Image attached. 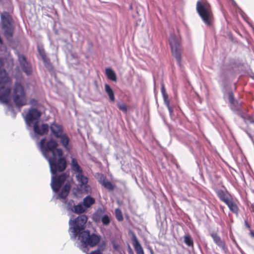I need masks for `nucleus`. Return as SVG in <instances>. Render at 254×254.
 <instances>
[{"mask_svg":"<svg viewBox=\"0 0 254 254\" xmlns=\"http://www.w3.org/2000/svg\"><path fill=\"white\" fill-rule=\"evenodd\" d=\"M70 190V185L67 184H65L60 192L59 197L63 199H65L69 194Z\"/></svg>","mask_w":254,"mask_h":254,"instance_id":"20","label":"nucleus"},{"mask_svg":"<svg viewBox=\"0 0 254 254\" xmlns=\"http://www.w3.org/2000/svg\"><path fill=\"white\" fill-rule=\"evenodd\" d=\"M184 242L188 247L193 248V241L190 236L189 235H186L184 237Z\"/></svg>","mask_w":254,"mask_h":254,"instance_id":"25","label":"nucleus"},{"mask_svg":"<svg viewBox=\"0 0 254 254\" xmlns=\"http://www.w3.org/2000/svg\"><path fill=\"white\" fill-rule=\"evenodd\" d=\"M95 203V199L90 195L86 196L83 200V205L86 207L88 208L91 205Z\"/></svg>","mask_w":254,"mask_h":254,"instance_id":"22","label":"nucleus"},{"mask_svg":"<svg viewBox=\"0 0 254 254\" xmlns=\"http://www.w3.org/2000/svg\"><path fill=\"white\" fill-rule=\"evenodd\" d=\"M33 130L36 134L40 135L47 134L49 130V126L47 124H42L40 126L39 122H36L33 125Z\"/></svg>","mask_w":254,"mask_h":254,"instance_id":"15","label":"nucleus"},{"mask_svg":"<svg viewBox=\"0 0 254 254\" xmlns=\"http://www.w3.org/2000/svg\"><path fill=\"white\" fill-rule=\"evenodd\" d=\"M30 104L32 106H37L38 104V101L35 99H31L30 100Z\"/></svg>","mask_w":254,"mask_h":254,"instance_id":"31","label":"nucleus"},{"mask_svg":"<svg viewBox=\"0 0 254 254\" xmlns=\"http://www.w3.org/2000/svg\"><path fill=\"white\" fill-rule=\"evenodd\" d=\"M66 178L67 176L65 174H62L58 176L53 177L51 187L55 192H57L59 191Z\"/></svg>","mask_w":254,"mask_h":254,"instance_id":"13","label":"nucleus"},{"mask_svg":"<svg viewBox=\"0 0 254 254\" xmlns=\"http://www.w3.org/2000/svg\"><path fill=\"white\" fill-rule=\"evenodd\" d=\"M233 4H234V5H236V3L235 2H234Z\"/></svg>","mask_w":254,"mask_h":254,"instance_id":"41","label":"nucleus"},{"mask_svg":"<svg viewBox=\"0 0 254 254\" xmlns=\"http://www.w3.org/2000/svg\"><path fill=\"white\" fill-rule=\"evenodd\" d=\"M216 193L219 198L225 204L233 198L230 194L227 191L222 190H218Z\"/></svg>","mask_w":254,"mask_h":254,"instance_id":"17","label":"nucleus"},{"mask_svg":"<svg viewBox=\"0 0 254 254\" xmlns=\"http://www.w3.org/2000/svg\"><path fill=\"white\" fill-rule=\"evenodd\" d=\"M51 134L56 138L59 139V142L65 150L70 152L72 149V145L69 136L64 131L63 126L55 122L51 124L49 126Z\"/></svg>","mask_w":254,"mask_h":254,"instance_id":"4","label":"nucleus"},{"mask_svg":"<svg viewBox=\"0 0 254 254\" xmlns=\"http://www.w3.org/2000/svg\"><path fill=\"white\" fill-rule=\"evenodd\" d=\"M106 74L108 78L114 81H117V77L115 72L111 68H108L106 69Z\"/></svg>","mask_w":254,"mask_h":254,"instance_id":"23","label":"nucleus"},{"mask_svg":"<svg viewBox=\"0 0 254 254\" xmlns=\"http://www.w3.org/2000/svg\"><path fill=\"white\" fill-rule=\"evenodd\" d=\"M196 9L203 22L207 26L210 27L213 22L214 15L210 4L206 2L198 1Z\"/></svg>","mask_w":254,"mask_h":254,"instance_id":"5","label":"nucleus"},{"mask_svg":"<svg viewBox=\"0 0 254 254\" xmlns=\"http://www.w3.org/2000/svg\"><path fill=\"white\" fill-rule=\"evenodd\" d=\"M229 100L232 106L236 109L238 108V103L235 100L234 94L232 91L229 92Z\"/></svg>","mask_w":254,"mask_h":254,"instance_id":"24","label":"nucleus"},{"mask_svg":"<svg viewBox=\"0 0 254 254\" xmlns=\"http://www.w3.org/2000/svg\"><path fill=\"white\" fill-rule=\"evenodd\" d=\"M74 212L76 213H82L85 211V208L81 204H79L74 206Z\"/></svg>","mask_w":254,"mask_h":254,"instance_id":"27","label":"nucleus"},{"mask_svg":"<svg viewBox=\"0 0 254 254\" xmlns=\"http://www.w3.org/2000/svg\"><path fill=\"white\" fill-rule=\"evenodd\" d=\"M118 107L119 109L124 112V113H126L127 110V106L126 104L124 103H118Z\"/></svg>","mask_w":254,"mask_h":254,"instance_id":"30","label":"nucleus"},{"mask_svg":"<svg viewBox=\"0 0 254 254\" xmlns=\"http://www.w3.org/2000/svg\"><path fill=\"white\" fill-rule=\"evenodd\" d=\"M3 66L4 63L0 58V101L7 104L10 101L11 79Z\"/></svg>","mask_w":254,"mask_h":254,"instance_id":"2","label":"nucleus"},{"mask_svg":"<svg viewBox=\"0 0 254 254\" xmlns=\"http://www.w3.org/2000/svg\"><path fill=\"white\" fill-rule=\"evenodd\" d=\"M102 185L107 189L112 190L114 189V186L113 184L106 179H104L102 182Z\"/></svg>","mask_w":254,"mask_h":254,"instance_id":"26","label":"nucleus"},{"mask_svg":"<svg viewBox=\"0 0 254 254\" xmlns=\"http://www.w3.org/2000/svg\"><path fill=\"white\" fill-rule=\"evenodd\" d=\"M105 90L107 94L108 95L110 100L112 102H114L115 100L114 93L113 89L109 84H106L105 85Z\"/></svg>","mask_w":254,"mask_h":254,"instance_id":"21","label":"nucleus"},{"mask_svg":"<svg viewBox=\"0 0 254 254\" xmlns=\"http://www.w3.org/2000/svg\"><path fill=\"white\" fill-rule=\"evenodd\" d=\"M52 174L62 172L66 167V160H48Z\"/></svg>","mask_w":254,"mask_h":254,"instance_id":"11","label":"nucleus"},{"mask_svg":"<svg viewBox=\"0 0 254 254\" xmlns=\"http://www.w3.org/2000/svg\"><path fill=\"white\" fill-rule=\"evenodd\" d=\"M250 236L252 238H254V231L252 230H250Z\"/></svg>","mask_w":254,"mask_h":254,"instance_id":"38","label":"nucleus"},{"mask_svg":"<svg viewBox=\"0 0 254 254\" xmlns=\"http://www.w3.org/2000/svg\"><path fill=\"white\" fill-rule=\"evenodd\" d=\"M132 244L136 254H144L143 250L139 243L136 236L133 234L132 237Z\"/></svg>","mask_w":254,"mask_h":254,"instance_id":"18","label":"nucleus"},{"mask_svg":"<svg viewBox=\"0 0 254 254\" xmlns=\"http://www.w3.org/2000/svg\"><path fill=\"white\" fill-rule=\"evenodd\" d=\"M72 169L76 173V179L78 182L77 188L82 193L90 192L91 188L88 185V178L83 175L82 170L77 162V160H72Z\"/></svg>","mask_w":254,"mask_h":254,"instance_id":"6","label":"nucleus"},{"mask_svg":"<svg viewBox=\"0 0 254 254\" xmlns=\"http://www.w3.org/2000/svg\"><path fill=\"white\" fill-rule=\"evenodd\" d=\"M2 29L6 38L11 40L13 33V28L12 26V18L7 12H4L1 15Z\"/></svg>","mask_w":254,"mask_h":254,"instance_id":"9","label":"nucleus"},{"mask_svg":"<svg viewBox=\"0 0 254 254\" xmlns=\"http://www.w3.org/2000/svg\"><path fill=\"white\" fill-rule=\"evenodd\" d=\"M163 97L164 102H165V104L167 106L169 111L170 112H172V110L171 107H170V101L168 99V94H164V95H163Z\"/></svg>","mask_w":254,"mask_h":254,"instance_id":"29","label":"nucleus"},{"mask_svg":"<svg viewBox=\"0 0 254 254\" xmlns=\"http://www.w3.org/2000/svg\"><path fill=\"white\" fill-rule=\"evenodd\" d=\"M169 44L173 56L176 59L179 66L181 67L182 50L180 41L177 39L175 35H172L169 39Z\"/></svg>","mask_w":254,"mask_h":254,"instance_id":"8","label":"nucleus"},{"mask_svg":"<svg viewBox=\"0 0 254 254\" xmlns=\"http://www.w3.org/2000/svg\"><path fill=\"white\" fill-rule=\"evenodd\" d=\"M245 225L250 231L251 230V225L248 222L247 220H245Z\"/></svg>","mask_w":254,"mask_h":254,"instance_id":"36","label":"nucleus"},{"mask_svg":"<svg viewBox=\"0 0 254 254\" xmlns=\"http://www.w3.org/2000/svg\"><path fill=\"white\" fill-rule=\"evenodd\" d=\"M41 114L37 109L32 108L29 109L25 117V121L28 125H30L34 122H38Z\"/></svg>","mask_w":254,"mask_h":254,"instance_id":"12","label":"nucleus"},{"mask_svg":"<svg viewBox=\"0 0 254 254\" xmlns=\"http://www.w3.org/2000/svg\"><path fill=\"white\" fill-rule=\"evenodd\" d=\"M83 252L86 253V252L85 250H83Z\"/></svg>","mask_w":254,"mask_h":254,"instance_id":"42","label":"nucleus"},{"mask_svg":"<svg viewBox=\"0 0 254 254\" xmlns=\"http://www.w3.org/2000/svg\"><path fill=\"white\" fill-rule=\"evenodd\" d=\"M58 144L54 139H50L46 141V138L41 139L39 142V147L44 156L47 158L51 154L52 157L48 159H65L63 157V150L58 148Z\"/></svg>","mask_w":254,"mask_h":254,"instance_id":"3","label":"nucleus"},{"mask_svg":"<svg viewBox=\"0 0 254 254\" xmlns=\"http://www.w3.org/2000/svg\"><path fill=\"white\" fill-rule=\"evenodd\" d=\"M105 210L102 208H99L93 214V220L95 222L101 221L104 226L108 225L111 222V218L107 214H104Z\"/></svg>","mask_w":254,"mask_h":254,"instance_id":"10","label":"nucleus"},{"mask_svg":"<svg viewBox=\"0 0 254 254\" xmlns=\"http://www.w3.org/2000/svg\"><path fill=\"white\" fill-rule=\"evenodd\" d=\"M103 254L101 251L99 250H96L94 251H91L89 254Z\"/></svg>","mask_w":254,"mask_h":254,"instance_id":"33","label":"nucleus"},{"mask_svg":"<svg viewBox=\"0 0 254 254\" xmlns=\"http://www.w3.org/2000/svg\"><path fill=\"white\" fill-rule=\"evenodd\" d=\"M87 221V217L85 215H81L74 220L69 221V230L72 233L74 238L78 236V240L84 248L87 246L94 247L100 240V237L98 235L90 234L89 230L83 231Z\"/></svg>","mask_w":254,"mask_h":254,"instance_id":"1","label":"nucleus"},{"mask_svg":"<svg viewBox=\"0 0 254 254\" xmlns=\"http://www.w3.org/2000/svg\"><path fill=\"white\" fill-rule=\"evenodd\" d=\"M129 253H130V254H133V252H132V251L131 250V249H130V252H129Z\"/></svg>","mask_w":254,"mask_h":254,"instance_id":"40","label":"nucleus"},{"mask_svg":"<svg viewBox=\"0 0 254 254\" xmlns=\"http://www.w3.org/2000/svg\"><path fill=\"white\" fill-rule=\"evenodd\" d=\"M115 216L116 219L119 221H122L124 220L123 214L122 211L119 208L115 209Z\"/></svg>","mask_w":254,"mask_h":254,"instance_id":"28","label":"nucleus"},{"mask_svg":"<svg viewBox=\"0 0 254 254\" xmlns=\"http://www.w3.org/2000/svg\"><path fill=\"white\" fill-rule=\"evenodd\" d=\"M12 99L15 106L20 108L27 105V100L24 87L20 81H16L12 89Z\"/></svg>","mask_w":254,"mask_h":254,"instance_id":"7","label":"nucleus"},{"mask_svg":"<svg viewBox=\"0 0 254 254\" xmlns=\"http://www.w3.org/2000/svg\"><path fill=\"white\" fill-rule=\"evenodd\" d=\"M18 60L23 71L27 75L31 74L32 72V66L31 64L27 61L26 57L23 54H19Z\"/></svg>","mask_w":254,"mask_h":254,"instance_id":"14","label":"nucleus"},{"mask_svg":"<svg viewBox=\"0 0 254 254\" xmlns=\"http://www.w3.org/2000/svg\"><path fill=\"white\" fill-rule=\"evenodd\" d=\"M41 58L45 63H50V60L47 58L46 55L44 56V57H42Z\"/></svg>","mask_w":254,"mask_h":254,"instance_id":"35","label":"nucleus"},{"mask_svg":"<svg viewBox=\"0 0 254 254\" xmlns=\"http://www.w3.org/2000/svg\"><path fill=\"white\" fill-rule=\"evenodd\" d=\"M226 204L229 209L237 216L238 215L239 209L237 203L233 200V198L230 200Z\"/></svg>","mask_w":254,"mask_h":254,"instance_id":"19","label":"nucleus"},{"mask_svg":"<svg viewBox=\"0 0 254 254\" xmlns=\"http://www.w3.org/2000/svg\"><path fill=\"white\" fill-rule=\"evenodd\" d=\"M161 92H162V95H164V94H167L165 91V89L164 87H162L161 88Z\"/></svg>","mask_w":254,"mask_h":254,"instance_id":"37","label":"nucleus"},{"mask_svg":"<svg viewBox=\"0 0 254 254\" xmlns=\"http://www.w3.org/2000/svg\"><path fill=\"white\" fill-rule=\"evenodd\" d=\"M39 54L40 55L41 57H44L46 55L44 50L43 49H38Z\"/></svg>","mask_w":254,"mask_h":254,"instance_id":"32","label":"nucleus"},{"mask_svg":"<svg viewBox=\"0 0 254 254\" xmlns=\"http://www.w3.org/2000/svg\"><path fill=\"white\" fill-rule=\"evenodd\" d=\"M239 249H240V250L241 253L242 254H245V253H244V251H243V250H242L240 248H239Z\"/></svg>","mask_w":254,"mask_h":254,"instance_id":"39","label":"nucleus"},{"mask_svg":"<svg viewBox=\"0 0 254 254\" xmlns=\"http://www.w3.org/2000/svg\"><path fill=\"white\" fill-rule=\"evenodd\" d=\"M41 58L45 63H50V60L47 58L46 55L44 56V57H42Z\"/></svg>","mask_w":254,"mask_h":254,"instance_id":"34","label":"nucleus"},{"mask_svg":"<svg viewBox=\"0 0 254 254\" xmlns=\"http://www.w3.org/2000/svg\"><path fill=\"white\" fill-rule=\"evenodd\" d=\"M210 236L213 239L215 244L218 247H219L225 253L227 252L228 248L225 242L221 238L217 233H211L210 234Z\"/></svg>","mask_w":254,"mask_h":254,"instance_id":"16","label":"nucleus"}]
</instances>
